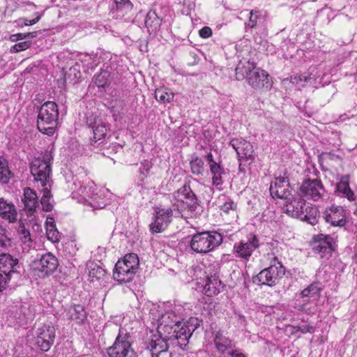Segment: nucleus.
<instances>
[{"label": "nucleus", "mask_w": 357, "mask_h": 357, "mask_svg": "<svg viewBox=\"0 0 357 357\" xmlns=\"http://www.w3.org/2000/svg\"><path fill=\"white\" fill-rule=\"evenodd\" d=\"M190 303H170L164 304L163 312L158 319L156 333L152 335L147 347L152 357H172L168 351V341L184 349L192 335L184 321L192 316Z\"/></svg>", "instance_id": "obj_1"}, {"label": "nucleus", "mask_w": 357, "mask_h": 357, "mask_svg": "<svg viewBox=\"0 0 357 357\" xmlns=\"http://www.w3.org/2000/svg\"><path fill=\"white\" fill-rule=\"evenodd\" d=\"M68 183L73 197H79L80 202L89 203L94 209L102 208L106 206L105 190L98 189L92 181L86 178L81 183L78 176H73L72 182Z\"/></svg>", "instance_id": "obj_2"}, {"label": "nucleus", "mask_w": 357, "mask_h": 357, "mask_svg": "<svg viewBox=\"0 0 357 357\" xmlns=\"http://www.w3.org/2000/svg\"><path fill=\"white\" fill-rule=\"evenodd\" d=\"M59 109L57 105L47 101L42 105L38 115L37 127L40 132L52 135L58 124Z\"/></svg>", "instance_id": "obj_3"}, {"label": "nucleus", "mask_w": 357, "mask_h": 357, "mask_svg": "<svg viewBox=\"0 0 357 357\" xmlns=\"http://www.w3.org/2000/svg\"><path fill=\"white\" fill-rule=\"evenodd\" d=\"M222 242V236L215 231L197 232L192 236L190 246L192 250L199 254H206Z\"/></svg>", "instance_id": "obj_4"}, {"label": "nucleus", "mask_w": 357, "mask_h": 357, "mask_svg": "<svg viewBox=\"0 0 357 357\" xmlns=\"http://www.w3.org/2000/svg\"><path fill=\"white\" fill-rule=\"evenodd\" d=\"M139 258L136 254L126 255L119 260L113 273V278L119 282H129L133 278L139 268Z\"/></svg>", "instance_id": "obj_5"}, {"label": "nucleus", "mask_w": 357, "mask_h": 357, "mask_svg": "<svg viewBox=\"0 0 357 357\" xmlns=\"http://www.w3.org/2000/svg\"><path fill=\"white\" fill-rule=\"evenodd\" d=\"M52 155L50 153H45L42 158H36L31 162V173L34 181L41 187H51L50 178Z\"/></svg>", "instance_id": "obj_6"}, {"label": "nucleus", "mask_w": 357, "mask_h": 357, "mask_svg": "<svg viewBox=\"0 0 357 357\" xmlns=\"http://www.w3.org/2000/svg\"><path fill=\"white\" fill-rule=\"evenodd\" d=\"M173 206L176 207L178 213L188 209L190 212L196 210L198 200L190 185H184L173 194Z\"/></svg>", "instance_id": "obj_7"}, {"label": "nucleus", "mask_w": 357, "mask_h": 357, "mask_svg": "<svg viewBox=\"0 0 357 357\" xmlns=\"http://www.w3.org/2000/svg\"><path fill=\"white\" fill-rule=\"evenodd\" d=\"M272 264L262 270L255 278L254 282L258 284L272 286L284 275V269L282 264L273 255H269Z\"/></svg>", "instance_id": "obj_8"}, {"label": "nucleus", "mask_w": 357, "mask_h": 357, "mask_svg": "<svg viewBox=\"0 0 357 357\" xmlns=\"http://www.w3.org/2000/svg\"><path fill=\"white\" fill-rule=\"evenodd\" d=\"M128 333L123 328H119V333L113 345L107 349L109 357H132L135 351L131 348Z\"/></svg>", "instance_id": "obj_9"}, {"label": "nucleus", "mask_w": 357, "mask_h": 357, "mask_svg": "<svg viewBox=\"0 0 357 357\" xmlns=\"http://www.w3.org/2000/svg\"><path fill=\"white\" fill-rule=\"evenodd\" d=\"M236 52L239 53L238 58L241 57L235 68V75L237 80H243L247 79L249 74L255 69V63L252 58H248L242 52L250 53L251 46H237L235 47Z\"/></svg>", "instance_id": "obj_10"}, {"label": "nucleus", "mask_w": 357, "mask_h": 357, "mask_svg": "<svg viewBox=\"0 0 357 357\" xmlns=\"http://www.w3.org/2000/svg\"><path fill=\"white\" fill-rule=\"evenodd\" d=\"M58 266V260L52 254L47 252L40 259L34 260L31 267L39 276L45 277L53 273Z\"/></svg>", "instance_id": "obj_11"}, {"label": "nucleus", "mask_w": 357, "mask_h": 357, "mask_svg": "<svg viewBox=\"0 0 357 357\" xmlns=\"http://www.w3.org/2000/svg\"><path fill=\"white\" fill-rule=\"evenodd\" d=\"M55 328L50 324H45L38 327L36 331V344L43 351H47L55 339Z\"/></svg>", "instance_id": "obj_12"}, {"label": "nucleus", "mask_w": 357, "mask_h": 357, "mask_svg": "<svg viewBox=\"0 0 357 357\" xmlns=\"http://www.w3.org/2000/svg\"><path fill=\"white\" fill-rule=\"evenodd\" d=\"M325 193L324 187L320 180L307 179L300 187V195L306 199L318 201Z\"/></svg>", "instance_id": "obj_13"}, {"label": "nucleus", "mask_w": 357, "mask_h": 357, "mask_svg": "<svg viewBox=\"0 0 357 357\" xmlns=\"http://www.w3.org/2000/svg\"><path fill=\"white\" fill-rule=\"evenodd\" d=\"M259 245L257 237L254 234H250L246 241H241L234 244L233 253L236 257L248 261L254 250Z\"/></svg>", "instance_id": "obj_14"}, {"label": "nucleus", "mask_w": 357, "mask_h": 357, "mask_svg": "<svg viewBox=\"0 0 357 357\" xmlns=\"http://www.w3.org/2000/svg\"><path fill=\"white\" fill-rule=\"evenodd\" d=\"M154 211V220L150 225V230L154 233H160L165 230L171 222L173 210L171 208L156 207Z\"/></svg>", "instance_id": "obj_15"}, {"label": "nucleus", "mask_w": 357, "mask_h": 357, "mask_svg": "<svg viewBox=\"0 0 357 357\" xmlns=\"http://www.w3.org/2000/svg\"><path fill=\"white\" fill-rule=\"evenodd\" d=\"M313 250L321 258L328 259L335 249V239L330 235L318 234L314 238Z\"/></svg>", "instance_id": "obj_16"}, {"label": "nucleus", "mask_w": 357, "mask_h": 357, "mask_svg": "<svg viewBox=\"0 0 357 357\" xmlns=\"http://www.w3.org/2000/svg\"><path fill=\"white\" fill-rule=\"evenodd\" d=\"M270 193L274 199L289 200L292 195L289 180L284 176L275 178L271 184Z\"/></svg>", "instance_id": "obj_17"}, {"label": "nucleus", "mask_w": 357, "mask_h": 357, "mask_svg": "<svg viewBox=\"0 0 357 357\" xmlns=\"http://www.w3.org/2000/svg\"><path fill=\"white\" fill-rule=\"evenodd\" d=\"M324 218L335 227H343L347 222L345 211L342 206L327 208L324 213Z\"/></svg>", "instance_id": "obj_18"}, {"label": "nucleus", "mask_w": 357, "mask_h": 357, "mask_svg": "<svg viewBox=\"0 0 357 357\" xmlns=\"http://www.w3.org/2000/svg\"><path fill=\"white\" fill-rule=\"evenodd\" d=\"M300 194L296 195V197L291 195L289 200L285 201L286 204V213L293 218H303V211L307 206L305 201L301 198Z\"/></svg>", "instance_id": "obj_19"}, {"label": "nucleus", "mask_w": 357, "mask_h": 357, "mask_svg": "<svg viewBox=\"0 0 357 357\" xmlns=\"http://www.w3.org/2000/svg\"><path fill=\"white\" fill-rule=\"evenodd\" d=\"M248 84L254 88H268L271 86L268 74L264 70L255 67L246 79Z\"/></svg>", "instance_id": "obj_20"}, {"label": "nucleus", "mask_w": 357, "mask_h": 357, "mask_svg": "<svg viewBox=\"0 0 357 357\" xmlns=\"http://www.w3.org/2000/svg\"><path fill=\"white\" fill-rule=\"evenodd\" d=\"M229 145L236 151L239 160L252 158L254 150L249 142L243 139H233L230 141Z\"/></svg>", "instance_id": "obj_21"}, {"label": "nucleus", "mask_w": 357, "mask_h": 357, "mask_svg": "<svg viewBox=\"0 0 357 357\" xmlns=\"http://www.w3.org/2000/svg\"><path fill=\"white\" fill-rule=\"evenodd\" d=\"M17 265V260L8 254L0 255V272L10 278V274L15 271V266Z\"/></svg>", "instance_id": "obj_22"}, {"label": "nucleus", "mask_w": 357, "mask_h": 357, "mask_svg": "<svg viewBox=\"0 0 357 357\" xmlns=\"http://www.w3.org/2000/svg\"><path fill=\"white\" fill-rule=\"evenodd\" d=\"M22 202L26 210L31 215L38 205V196L36 192L30 188H25Z\"/></svg>", "instance_id": "obj_23"}, {"label": "nucleus", "mask_w": 357, "mask_h": 357, "mask_svg": "<svg viewBox=\"0 0 357 357\" xmlns=\"http://www.w3.org/2000/svg\"><path fill=\"white\" fill-rule=\"evenodd\" d=\"M91 120H88V123L91 126L93 137V141L97 142L104 139L107 132V128L105 123L100 119H95L93 122H90Z\"/></svg>", "instance_id": "obj_24"}, {"label": "nucleus", "mask_w": 357, "mask_h": 357, "mask_svg": "<svg viewBox=\"0 0 357 357\" xmlns=\"http://www.w3.org/2000/svg\"><path fill=\"white\" fill-rule=\"evenodd\" d=\"M0 215L10 222H13L17 219L15 206L12 203L7 202L3 198H0Z\"/></svg>", "instance_id": "obj_25"}, {"label": "nucleus", "mask_w": 357, "mask_h": 357, "mask_svg": "<svg viewBox=\"0 0 357 357\" xmlns=\"http://www.w3.org/2000/svg\"><path fill=\"white\" fill-rule=\"evenodd\" d=\"M213 342L217 350L221 354H225L233 347L232 341L220 331L215 333Z\"/></svg>", "instance_id": "obj_26"}, {"label": "nucleus", "mask_w": 357, "mask_h": 357, "mask_svg": "<svg viewBox=\"0 0 357 357\" xmlns=\"http://www.w3.org/2000/svg\"><path fill=\"white\" fill-rule=\"evenodd\" d=\"M337 191L348 200H355L354 193L349 187V176L348 175L341 177L340 182L337 184Z\"/></svg>", "instance_id": "obj_27"}, {"label": "nucleus", "mask_w": 357, "mask_h": 357, "mask_svg": "<svg viewBox=\"0 0 357 357\" xmlns=\"http://www.w3.org/2000/svg\"><path fill=\"white\" fill-rule=\"evenodd\" d=\"M222 288L221 281L217 277L213 276L207 278L204 286V291L207 296H212L218 294Z\"/></svg>", "instance_id": "obj_28"}, {"label": "nucleus", "mask_w": 357, "mask_h": 357, "mask_svg": "<svg viewBox=\"0 0 357 357\" xmlns=\"http://www.w3.org/2000/svg\"><path fill=\"white\" fill-rule=\"evenodd\" d=\"M68 316L72 320L80 324L86 318V313L84 307L81 305H75L68 309Z\"/></svg>", "instance_id": "obj_29"}, {"label": "nucleus", "mask_w": 357, "mask_h": 357, "mask_svg": "<svg viewBox=\"0 0 357 357\" xmlns=\"http://www.w3.org/2000/svg\"><path fill=\"white\" fill-rule=\"evenodd\" d=\"M46 234L48 240L52 243H57L61 238V234L56 228L54 220L52 218L48 217L46 220Z\"/></svg>", "instance_id": "obj_30"}, {"label": "nucleus", "mask_w": 357, "mask_h": 357, "mask_svg": "<svg viewBox=\"0 0 357 357\" xmlns=\"http://www.w3.org/2000/svg\"><path fill=\"white\" fill-rule=\"evenodd\" d=\"M210 172L212 175V184L215 186L221 185L223 183L222 176L225 170L220 163L210 165Z\"/></svg>", "instance_id": "obj_31"}, {"label": "nucleus", "mask_w": 357, "mask_h": 357, "mask_svg": "<svg viewBox=\"0 0 357 357\" xmlns=\"http://www.w3.org/2000/svg\"><path fill=\"white\" fill-rule=\"evenodd\" d=\"M316 79V75L313 77L311 75L303 73L298 76L291 77L290 82L294 84L296 88L301 89L307 84H313Z\"/></svg>", "instance_id": "obj_32"}, {"label": "nucleus", "mask_w": 357, "mask_h": 357, "mask_svg": "<svg viewBox=\"0 0 357 357\" xmlns=\"http://www.w3.org/2000/svg\"><path fill=\"white\" fill-rule=\"evenodd\" d=\"M93 82L99 89H105L112 82L111 73L107 70H102L93 77Z\"/></svg>", "instance_id": "obj_33"}, {"label": "nucleus", "mask_w": 357, "mask_h": 357, "mask_svg": "<svg viewBox=\"0 0 357 357\" xmlns=\"http://www.w3.org/2000/svg\"><path fill=\"white\" fill-rule=\"evenodd\" d=\"M12 176L13 174L9 169L7 160L0 156V182L8 183Z\"/></svg>", "instance_id": "obj_34"}, {"label": "nucleus", "mask_w": 357, "mask_h": 357, "mask_svg": "<svg viewBox=\"0 0 357 357\" xmlns=\"http://www.w3.org/2000/svg\"><path fill=\"white\" fill-rule=\"evenodd\" d=\"M145 24L148 29H151L153 31L160 27L161 20L158 17L155 11H149L146 17Z\"/></svg>", "instance_id": "obj_35"}, {"label": "nucleus", "mask_w": 357, "mask_h": 357, "mask_svg": "<svg viewBox=\"0 0 357 357\" xmlns=\"http://www.w3.org/2000/svg\"><path fill=\"white\" fill-rule=\"evenodd\" d=\"M174 97V93L167 89L160 88L155 91V98L160 102H170L173 100Z\"/></svg>", "instance_id": "obj_36"}, {"label": "nucleus", "mask_w": 357, "mask_h": 357, "mask_svg": "<svg viewBox=\"0 0 357 357\" xmlns=\"http://www.w3.org/2000/svg\"><path fill=\"white\" fill-rule=\"evenodd\" d=\"M317 214L318 210L317 208L307 205V206L305 208V211H303V216L306 215V217L300 218L299 219L304 220L312 225H314L317 222Z\"/></svg>", "instance_id": "obj_37"}, {"label": "nucleus", "mask_w": 357, "mask_h": 357, "mask_svg": "<svg viewBox=\"0 0 357 357\" xmlns=\"http://www.w3.org/2000/svg\"><path fill=\"white\" fill-rule=\"evenodd\" d=\"M43 197L40 199V203L43 207V210L45 211H52L53 206L50 202L51 199V192L50 187L48 185L43 187Z\"/></svg>", "instance_id": "obj_38"}, {"label": "nucleus", "mask_w": 357, "mask_h": 357, "mask_svg": "<svg viewBox=\"0 0 357 357\" xmlns=\"http://www.w3.org/2000/svg\"><path fill=\"white\" fill-rule=\"evenodd\" d=\"M220 208L222 213L231 215L233 218H237V204L231 199L225 201L220 206Z\"/></svg>", "instance_id": "obj_39"}, {"label": "nucleus", "mask_w": 357, "mask_h": 357, "mask_svg": "<svg viewBox=\"0 0 357 357\" xmlns=\"http://www.w3.org/2000/svg\"><path fill=\"white\" fill-rule=\"evenodd\" d=\"M191 172L195 175H202L204 172V161L197 157L192 159L190 163Z\"/></svg>", "instance_id": "obj_40"}, {"label": "nucleus", "mask_w": 357, "mask_h": 357, "mask_svg": "<svg viewBox=\"0 0 357 357\" xmlns=\"http://www.w3.org/2000/svg\"><path fill=\"white\" fill-rule=\"evenodd\" d=\"M321 288L318 283H314L304 289L301 291L303 297H316L318 296Z\"/></svg>", "instance_id": "obj_41"}, {"label": "nucleus", "mask_w": 357, "mask_h": 357, "mask_svg": "<svg viewBox=\"0 0 357 357\" xmlns=\"http://www.w3.org/2000/svg\"><path fill=\"white\" fill-rule=\"evenodd\" d=\"M80 76V72L77 66H73L64 74L65 81L73 82Z\"/></svg>", "instance_id": "obj_42"}, {"label": "nucleus", "mask_w": 357, "mask_h": 357, "mask_svg": "<svg viewBox=\"0 0 357 357\" xmlns=\"http://www.w3.org/2000/svg\"><path fill=\"white\" fill-rule=\"evenodd\" d=\"M20 238L25 246V248H29L31 246L32 241L31 238L30 232L24 228H22L20 231Z\"/></svg>", "instance_id": "obj_43"}, {"label": "nucleus", "mask_w": 357, "mask_h": 357, "mask_svg": "<svg viewBox=\"0 0 357 357\" xmlns=\"http://www.w3.org/2000/svg\"><path fill=\"white\" fill-rule=\"evenodd\" d=\"M105 270L100 266L94 267L91 268L89 271V277L91 278L92 281L94 278L98 280L102 278L105 275Z\"/></svg>", "instance_id": "obj_44"}, {"label": "nucleus", "mask_w": 357, "mask_h": 357, "mask_svg": "<svg viewBox=\"0 0 357 357\" xmlns=\"http://www.w3.org/2000/svg\"><path fill=\"white\" fill-rule=\"evenodd\" d=\"M116 7L119 10H125L126 12L131 10L132 3L130 0H115Z\"/></svg>", "instance_id": "obj_45"}, {"label": "nucleus", "mask_w": 357, "mask_h": 357, "mask_svg": "<svg viewBox=\"0 0 357 357\" xmlns=\"http://www.w3.org/2000/svg\"><path fill=\"white\" fill-rule=\"evenodd\" d=\"M10 245V239L6 234V229L0 226V247L6 248Z\"/></svg>", "instance_id": "obj_46"}, {"label": "nucleus", "mask_w": 357, "mask_h": 357, "mask_svg": "<svg viewBox=\"0 0 357 357\" xmlns=\"http://www.w3.org/2000/svg\"><path fill=\"white\" fill-rule=\"evenodd\" d=\"M151 167L152 164L150 161L144 160L141 163V167L139 169L140 173L146 176Z\"/></svg>", "instance_id": "obj_47"}, {"label": "nucleus", "mask_w": 357, "mask_h": 357, "mask_svg": "<svg viewBox=\"0 0 357 357\" xmlns=\"http://www.w3.org/2000/svg\"><path fill=\"white\" fill-rule=\"evenodd\" d=\"M35 18L32 20H28L26 18H20L19 22H23L25 25H33L38 22L40 19V15L38 13H35Z\"/></svg>", "instance_id": "obj_48"}, {"label": "nucleus", "mask_w": 357, "mask_h": 357, "mask_svg": "<svg viewBox=\"0 0 357 357\" xmlns=\"http://www.w3.org/2000/svg\"><path fill=\"white\" fill-rule=\"evenodd\" d=\"M258 20V15L257 12L251 11L250 13V20L247 25L251 28H253L256 26Z\"/></svg>", "instance_id": "obj_49"}, {"label": "nucleus", "mask_w": 357, "mask_h": 357, "mask_svg": "<svg viewBox=\"0 0 357 357\" xmlns=\"http://www.w3.org/2000/svg\"><path fill=\"white\" fill-rule=\"evenodd\" d=\"M199 36L203 38H208L212 35V30L208 26H204L199 31Z\"/></svg>", "instance_id": "obj_50"}, {"label": "nucleus", "mask_w": 357, "mask_h": 357, "mask_svg": "<svg viewBox=\"0 0 357 357\" xmlns=\"http://www.w3.org/2000/svg\"><path fill=\"white\" fill-rule=\"evenodd\" d=\"M299 331L302 333H313L314 332V328L313 326L309 325V324H303L300 326H298Z\"/></svg>", "instance_id": "obj_51"}, {"label": "nucleus", "mask_w": 357, "mask_h": 357, "mask_svg": "<svg viewBox=\"0 0 357 357\" xmlns=\"http://www.w3.org/2000/svg\"><path fill=\"white\" fill-rule=\"evenodd\" d=\"M10 280L9 278L6 275H3L2 273L0 272V291H2L8 281Z\"/></svg>", "instance_id": "obj_52"}, {"label": "nucleus", "mask_w": 357, "mask_h": 357, "mask_svg": "<svg viewBox=\"0 0 357 357\" xmlns=\"http://www.w3.org/2000/svg\"><path fill=\"white\" fill-rule=\"evenodd\" d=\"M26 36V35H24L22 33H17L10 36V39L11 42H17L20 40H22Z\"/></svg>", "instance_id": "obj_53"}, {"label": "nucleus", "mask_w": 357, "mask_h": 357, "mask_svg": "<svg viewBox=\"0 0 357 357\" xmlns=\"http://www.w3.org/2000/svg\"><path fill=\"white\" fill-rule=\"evenodd\" d=\"M27 47L28 46H21V45H19V46H11L10 52H12V53L21 52V51L26 50Z\"/></svg>", "instance_id": "obj_54"}, {"label": "nucleus", "mask_w": 357, "mask_h": 357, "mask_svg": "<svg viewBox=\"0 0 357 357\" xmlns=\"http://www.w3.org/2000/svg\"><path fill=\"white\" fill-rule=\"evenodd\" d=\"M206 160L208 162L209 167H210V165H212L213 164H218L219 163V162H215L214 160L213 155V154L211 152L206 154Z\"/></svg>", "instance_id": "obj_55"}, {"label": "nucleus", "mask_w": 357, "mask_h": 357, "mask_svg": "<svg viewBox=\"0 0 357 357\" xmlns=\"http://www.w3.org/2000/svg\"><path fill=\"white\" fill-rule=\"evenodd\" d=\"M231 357H247L238 350H234L229 353Z\"/></svg>", "instance_id": "obj_56"}, {"label": "nucleus", "mask_w": 357, "mask_h": 357, "mask_svg": "<svg viewBox=\"0 0 357 357\" xmlns=\"http://www.w3.org/2000/svg\"><path fill=\"white\" fill-rule=\"evenodd\" d=\"M26 42H23V43H17V45H26Z\"/></svg>", "instance_id": "obj_57"}]
</instances>
